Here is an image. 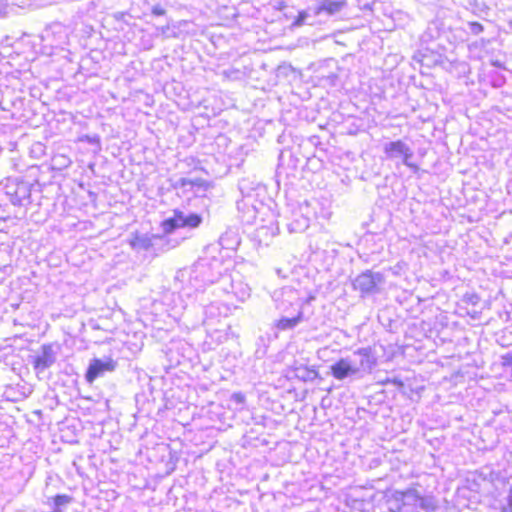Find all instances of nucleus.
<instances>
[{
    "label": "nucleus",
    "mask_w": 512,
    "mask_h": 512,
    "mask_svg": "<svg viewBox=\"0 0 512 512\" xmlns=\"http://www.w3.org/2000/svg\"><path fill=\"white\" fill-rule=\"evenodd\" d=\"M4 11V3L3 0H0V14Z\"/></svg>",
    "instance_id": "nucleus-26"
},
{
    "label": "nucleus",
    "mask_w": 512,
    "mask_h": 512,
    "mask_svg": "<svg viewBox=\"0 0 512 512\" xmlns=\"http://www.w3.org/2000/svg\"><path fill=\"white\" fill-rule=\"evenodd\" d=\"M303 319V312L299 311L298 314L292 318L282 317L276 323L279 330H291L295 328Z\"/></svg>",
    "instance_id": "nucleus-13"
},
{
    "label": "nucleus",
    "mask_w": 512,
    "mask_h": 512,
    "mask_svg": "<svg viewBox=\"0 0 512 512\" xmlns=\"http://www.w3.org/2000/svg\"><path fill=\"white\" fill-rule=\"evenodd\" d=\"M73 501V497L66 494H58L53 498L54 509H60L70 504Z\"/></svg>",
    "instance_id": "nucleus-14"
},
{
    "label": "nucleus",
    "mask_w": 512,
    "mask_h": 512,
    "mask_svg": "<svg viewBox=\"0 0 512 512\" xmlns=\"http://www.w3.org/2000/svg\"><path fill=\"white\" fill-rule=\"evenodd\" d=\"M502 512H512V484L509 486L506 496L504 498L502 507Z\"/></svg>",
    "instance_id": "nucleus-15"
},
{
    "label": "nucleus",
    "mask_w": 512,
    "mask_h": 512,
    "mask_svg": "<svg viewBox=\"0 0 512 512\" xmlns=\"http://www.w3.org/2000/svg\"><path fill=\"white\" fill-rule=\"evenodd\" d=\"M203 221L200 214L195 212H186L184 210L175 209L173 216L165 219L161 223L164 234H171L180 228L195 229L198 228Z\"/></svg>",
    "instance_id": "nucleus-2"
},
{
    "label": "nucleus",
    "mask_w": 512,
    "mask_h": 512,
    "mask_svg": "<svg viewBox=\"0 0 512 512\" xmlns=\"http://www.w3.org/2000/svg\"><path fill=\"white\" fill-rule=\"evenodd\" d=\"M117 362L110 357L104 359L94 358L90 361L85 373V380L92 384L97 378L102 377L106 372H113Z\"/></svg>",
    "instance_id": "nucleus-7"
},
{
    "label": "nucleus",
    "mask_w": 512,
    "mask_h": 512,
    "mask_svg": "<svg viewBox=\"0 0 512 512\" xmlns=\"http://www.w3.org/2000/svg\"><path fill=\"white\" fill-rule=\"evenodd\" d=\"M35 186L40 184L29 183L19 179H9L4 186L5 194L15 206H27L31 203V192Z\"/></svg>",
    "instance_id": "nucleus-3"
},
{
    "label": "nucleus",
    "mask_w": 512,
    "mask_h": 512,
    "mask_svg": "<svg viewBox=\"0 0 512 512\" xmlns=\"http://www.w3.org/2000/svg\"><path fill=\"white\" fill-rule=\"evenodd\" d=\"M151 12L154 16H163L166 10L160 4H156L152 7Z\"/></svg>",
    "instance_id": "nucleus-22"
},
{
    "label": "nucleus",
    "mask_w": 512,
    "mask_h": 512,
    "mask_svg": "<svg viewBox=\"0 0 512 512\" xmlns=\"http://www.w3.org/2000/svg\"><path fill=\"white\" fill-rule=\"evenodd\" d=\"M344 6V1L321 0L315 7H313L314 16H319L321 13H326L327 15L332 16L340 12Z\"/></svg>",
    "instance_id": "nucleus-9"
},
{
    "label": "nucleus",
    "mask_w": 512,
    "mask_h": 512,
    "mask_svg": "<svg viewBox=\"0 0 512 512\" xmlns=\"http://www.w3.org/2000/svg\"><path fill=\"white\" fill-rule=\"evenodd\" d=\"M383 151L387 158L394 159L402 157V162L405 166H407L414 172L419 170L418 165L410 161V159L414 155L412 149L402 140H396L386 143L383 147Z\"/></svg>",
    "instance_id": "nucleus-6"
},
{
    "label": "nucleus",
    "mask_w": 512,
    "mask_h": 512,
    "mask_svg": "<svg viewBox=\"0 0 512 512\" xmlns=\"http://www.w3.org/2000/svg\"><path fill=\"white\" fill-rule=\"evenodd\" d=\"M188 178H179L175 183H174V188L178 189V188H185L188 186Z\"/></svg>",
    "instance_id": "nucleus-23"
},
{
    "label": "nucleus",
    "mask_w": 512,
    "mask_h": 512,
    "mask_svg": "<svg viewBox=\"0 0 512 512\" xmlns=\"http://www.w3.org/2000/svg\"><path fill=\"white\" fill-rule=\"evenodd\" d=\"M385 283V277L381 272L366 270L360 273L353 281L352 287L358 291L362 298L380 292L381 286Z\"/></svg>",
    "instance_id": "nucleus-4"
},
{
    "label": "nucleus",
    "mask_w": 512,
    "mask_h": 512,
    "mask_svg": "<svg viewBox=\"0 0 512 512\" xmlns=\"http://www.w3.org/2000/svg\"><path fill=\"white\" fill-rule=\"evenodd\" d=\"M462 301L468 305L476 306L480 302V297L476 293H467Z\"/></svg>",
    "instance_id": "nucleus-17"
},
{
    "label": "nucleus",
    "mask_w": 512,
    "mask_h": 512,
    "mask_svg": "<svg viewBox=\"0 0 512 512\" xmlns=\"http://www.w3.org/2000/svg\"><path fill=\"white\" fill-rule=\"evenodd\" d=\"M317 16H314L313 7L308 8L307 10H302L298 13L297 17L292 23V27H300L303 25H313L315 23L314 19Z\"/></svg>",
    "instance_id": "nucleus-12"
},
{
    "label": "nucleus",
    "mask_w": 512,
    "mask_h": 512,
    "mask_svg": "<svg viewBox=\"0 0 512 512\" xmlns=\"http://www.w3.org/2000/svg\"><path fill=\"white\" fill-rule=\"evenodd\" d=\"M377 359L370 347L359 348L352 355L340 358L330 366L331 375L337 380L347 377L362 378L372 372Z\"/></svg>",
    "instance_id": "nucleus-1"
},
{
    "label": "nucleus",
    "mask_w": 512,
    "mask_h": 512,
    "mask_svg": "<svg viewBox=\"0 0 512 512\" xmlns=\"http://www.w3.org/2000/svg\"><path fill=\"white\" fill-rule=\"evenodd\" d=\"M176 245H178V242H176V243H175V244H173V245H169V246H168V249H170V248H172V247H176Z\"/></svg>",
    "instance_id": "nucleus-27"
},
{
    "label": "nucleus",
    "mask_w": 512,
    "mask_h": 512,
    "mask_svg": "<svg viewBox=\"0 0 512 512\" xmlns=\"http://www.w3.org/2000/svg\"><path fill=\"white\" fill-rule=\"evenodd\" d=\"M415 508L417 512H435L438 508V500L432 495L422 496L416 490Z\"/></svg>",
    "instance_id": "nucleus-10"
},
{
    "label": "nucleus",
    "mask_w": 512,
    "mask_h": 512,
    "mask_svg": "<svg viewBox=\"0 0 512 512\" xmlns=\"http://www.w3.org/2000/svg\"><path fill=\"white\" fill-rule=\"evenodd\" d=\"M189 183H188V186H198V187H202L205 185V181L201 178H196V179H188Z\"/></svg>",
    "instance_id": "nucleus-24"
},
{
    "label": "nucleus",
    "mask_w": 512,
    "mask_h": 512,
    "mask_svg": "<svg viewBox=\"0 0 512 512\" xmlns=\"http://www.w3.org/2000/svg\"><path fill=\"white\" fill-rule=\"evenodd\" d=\"M304 227H305V228H307V227H308L307 219H305V226H304Z\"/></svg>",
    "instance_id": "nucleus-28"
},
{
    "label": "nucleus",
    "mask_w": 512,
    "mask_h": 512,
    "mask_svg": "<svg viewBox=\"0 0 512 512\" xmlns=\"http://www.w3.org/2000/svg\"><path fill=\"white\" fill-rule=\"evenodd\" d=\"M163 238L158 235L149 236L147 234L135 235L131 240L130 245L133 249L147 251L153 247L154 240H162Z\"/></svg>",
    "instance_id": "nucleus-11"
},
{
    "label": "nucleus",
    "mask_w": 512,
    "mask_h": 512,
    "mask_svg": "<svg viewBox=\"0 0 512 512\" xmlns=\"http://www.w3.org/2000/svg\"><path fill=\"white\" fill-rule=\"evenodd\" d=\"M468 26L470 33L473 35H478L484 30L483 25L478 22H469Z\"/></svg>",
    "instance_id": "nucleus-18"
},
{
    "label": "nucleus",
    "mask_w": 512,
    "mask_h": 512,
    "mask_svg": "<svg viewBox=\"0 0 512 512\" xmlns=\"http://www.w3.org/2000/svg\"><path fill=\"white\" fill-rule=\"evenodd\" d=\"M57 359V354L52 344H43L40 348V352L32 357V365L37 373H42L46 369L50 368Z\"/></svg>",
    "instance_id": "nucleus-8"
},
{
    "label": "nucleus",
    "mask_w": 512,
    "mask_h": 512,
    "mask_svg": "<svg viewBox=\"0 0 512 512\" xmlns=\"http://www.w3.org/2000/svg\"><path fill=\"white\" fill-rule=\"evenodd\" d=\"M298 372H301V374H297V376L304 381L308 380H314L318 376V372L314 369H297Z\"/></svg>",
    "instance_id": "nucleus-16"
},
{
    "label": "nucleus",
    "mask_w": 512,
    "mask_h": 512,
    "mask_svg": "<svg viewBox=\"0 0 512 512\" xmlns=\"http://www.w3.org/2000/svg\"><path fill=\"white\" fill-rule=\"evenodd\" d=\"M192 272V269L191 268H184V269H180L176 272V276H175V279L176 280H179V281H184V279L186 278V276H190Z\"/></svg>",
    "instance_id": "nucleus-19"
},
{
    "label": "nucleus",
    "mask_w": 512,
    "mask_h": 512,
    "mask_svg": "<svg viewBox=\"0 0 512 512\" xmlns=\"http://www.w3.org/2000/svg\"><path fill=\"white\" fill-rule=\"evenodd\" d=\"M467 314L473 319H479L480 317V312L475 309L468 310Z\"/></svg>",
    "instance_id": "nucleus-25"
},
{
    "label": "nucleus",
    "mask_w": 512,
    "mask_h": 512,
    "mask_svg": "<svg viewBox=\"0 0 512 512\" xmlns=\"http://www.w3.org/2000/svg\"><path fill=\"white\" fill-rule=\"evenodd\" d=\"M385 384H393L395 385L397 388L401 389L404 387V382L402 381V379L398 378V377H393V378H387L385 381H384Z\"/></svg>",
    "instance_id": "nucleus-21"
},
{
    "label": "nucleus",
    "mask_w": 512,
    "mask_h": 512,
    "mask_svg": "<svg viewBox=\"0 0 512 512\" xmlns=\"http://www.w3.org/2000/svg\"><path fill=\"white\" fill-rule=\"evenodd\" d=\"M231 401L237 405H243L245 403V395L241 392L233 393L231 396Z\"/></svg>",
    "instance_id": "nucleus-20"
},
{
    "label": "nucleus",
    "mask_w": 512,
    "mask_h": 512,
    "mask_svg": "<svg viewBox=\"0 0 512 512\" xmlns=\"http://www.w3.org/2000/svg\"><path fill=\"white\" fill-rule=\"evenodd\" d=\"M416 502V489L413 488L395 491L387 500L390 512H417Z\"/></svg>",
    "instance_id": "nucleus-5"
}]
</instances>
